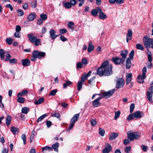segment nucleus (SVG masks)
<instances>
[{"label": "nucleus", "instance_id": "nucleus-1", "mask_svg": "<svg viewBox=\"0 0 153 153\" xmlns=\"http://www.w3.org/2000/svg\"><path fill=\"white\" fill-rule=\"evenodd\" d=\"M113 73L112 66L107 61H104L97 70L96 74L100 76H108Z\"/></svg>", "mask_w": 153, "mask_h": 153}, {"label": "nucleus", "instance_id": "nucleus-2", "mask_svg": "<svg viewBox=\"0 0 153 153\" xmlns=\"http://www.w3.org/2000/svg\"><path fill=\"white\" fill-rule=\"evenodd\" d=\"M27 37L30 41L32 43L34 44L35 46H38L41 45V39H38L36 36H34L33 33H30L28 34Z\"/></svg>", "mask_w": 153, "mask_h": 153}, {"label": "nucleus", "instance_id": "nucleus-3", "mask_svg": "<svg viewBox=\"0 0 153 153\" xmlns=\"http://www.w3.org/2000/svg\"><path fill=\"white\" fill-rule=\"evenodd\" d=\"M143 41L145 48L149 49L150 48H153V39L148 38L147 36H144Z\"/></svg>", "mask_w": 153, "mask_h": 153}, {"label": "nucleus", "instance_id": "nucleus-4", "mask_svg": "<svg viewBox=\"0 0 153 153\" xmlns=\"http://www.w3.org/2000/svg\"><path fill=\"white\" fill-rule=\"evenodd\" d=\"M91 71H89L87 74H84L82 75L80 81H79L77 84V89L79 91L81 90L82 84L87 78L91 75Z\"/></svg>", "mask_w": 153, "mask_h": 153}, {"label": "nucleus", "instance_id": "nucleus-5", "mask_svg": "<svg viewBox=\"0 0 153 153\" xmlns=\"http://www.w3.org/2000/svg\"><path fill=\"white\" fill-rule=\"evenodd\" d=\"M79 116V114H76L71 118L69 124V126L68 127V129L69 130H70L72 128L74 125L75 123L78 120Z\"/></svg>", "mask_w": 153, "mask_h": 153}, {"label": "nucleus", "instance_id": "nucleus-6", "mask_svg": "<svg viewBox=\"0 0 153 153\" xmlns=\"http://www.w3.org/2000/svg\"><path fill=\"white\" fill-rule=\"evenodd\" d=\"M127 135L128 139L131 141H133L134 139H138L140 137L139 133L137 132L127 133Z\"/></svg>", "mask_w": 153, "mask_h": 153}, {"label": "nucleus", "instance_id": "nucleus-7", "mask_svg": "<svg viewBox=\"0 0 153 153\" xmlns=\"http://www.w3.org/2000/svg\"><path fill=\"white\" fill-rule=\"evenodd\" d=\"M115 90L112 89L108 91L99 94L100 96H102L101 97H105L108 98L111 96L114 93Z\"/></svg>", "mask_w": 153, "mask_h": 153}, {"label": "nucleus", "instance_id": "nucleus-8", "mask_svg": "<svg viewBox=\"0 0 153 153\" xmlns=\"http://www.w3.org/2000/svg\"><path fill=\"white\" fill-rule=\"evenodd\" d=\"M112 61L116 65H118L123 63L124 60L117 57H113L112 58Z\"/></svg>", "mask_w": 153, "mask_h": 153}, {"label": "nucleus", "instance_id": "nucleus-9", "mask_svg": "<svg viewBox=\"0 0 153 153\" xmlns=\"http://www.w3.org/2000/svg\"><path fill=\"white\" fill-rule=\"evenodd\" d=\"M125 84V80L123 78H119L117 82L116 87L117 88H122Z\"/></svg>", "mask_w": 153, "mask_h": 153}, {"label": "nucleus", "instance_id": "nucleus-10", "mask_svg": "<svg viewBox=\"0 0 153 153\" xmlns=\"http://www.w3.org/2000/svg\"><path fill=\"white\" fill-rule=\"evenodd\" d=\"M35 54L37 58L40 59L45 56L46 53L43 52H40L38 51L35 50L33 51Z\"/></svg>", "mask_w": 153, "mask_h": 153}, {"label": "nucleus", "instance_id": "nucleus-11", "mask_svg": "<svg viewBox=\"0 0 153 153\" xmlns=\"http://www.w3.org/2000/svg\"><path fill=\"white\" fill-rule=\"evenodd\" d=\"M102 97H100L97 99L94 100L92 102V104L94 107H97L100 106L101 103L99 102V100L102 99Z\"/></svg>", "mask_w": 153, "mask_h": 153}, {"label": "nucleus", "instance_id": "nucleus-12", "mask_svg": "<svg viewBox=\"0 0 153 153\" xmlns=\"http://www.w3.org/2000/svg\"><path fill=\"white\" fill-rule=\"evenodd\" d=\"M112 150V147L110 144L107 143V146L105 147L102 150L103 153H108Z\"/></svg>", "mask_w": 153, "mask_h": 153}, {"label": "nucleus", "instance_id": "nucleus-13", "mask_svg": "<svg viewBox=\"0 0 153 153\" xmlns=\"http://www.w3.org/2000/svg\"><path fill=\"white\" fill-rule=\"evenodd\" d=\"M133 114L135 118L137 119L143 117L144 114L143 112H141L140 111L135 112Z\"/></svg>", "mask_w": 153, "mask_h": 153}, {"label": "nucleus", "instance_id": "nucleus-14", "mask_svg": "<svg viewBox=\"0 0 153 153\" xmlns=\"http://www.w3.org/2000/svg\"><path fill=\"white\" fill-rule=\"evenodd\" d=\"M101 8L98 7L95 9H93L91 11V14L94 16H98V13H99V10H100Z\"/></svg>", "mask_w": 153, "mask_h": 153}, {"label": "nucleus", "instance_id": "nucleus-15", "mask_svg": "<svg viewBox=\"0 0 153 153\" xmlns=\"http://www.w3.org/2000/svg\"><path fill=\"white\" fill-rule=\"evenodd\" d=\"M99 17L100 19L102 20H104L107 18V16L102 12V10L101 8L100 10H99Z\"/></svg>", "mask_w": 153, "mask_h": 153}, {"label": "nucleus", "instance_id": "nucleus-16", "mask_svg": "<svg viewBox=\"0 0 153 153\" xmlns=\"http://www.w3.org/2000/svg\"><path fill=\"white\" fill-rule=\"evenodd\" d=\"M22 65L24 66H27L30 64V61L28 59H25L21 60Z\"/></svg>", "mask_w": 153, "mask_h": 153}, {"label": "nucleus", "instance_id": "nucleus-17", "mask_svg": "<svg viewBox=\"0 0 153 153\" xmlns=\"http://www.w3.org/2000/svg\"><path fill=\"white\" fill-rule=\"evenodd\" d=\"M132 77V75L131 73H127L126 74V83L127 85H128L131 82Z\"/></svg>", "mask_w": 153, "mask_h": 153}, {"label": "nucleus", "instance_id": "nucleus-18", "mask_svg": "<svg viewBox=\"0 0 153 153\" xmlns=\"http://www.w3.org/2000/svg\"><path fill=\"white\" fill-rule=\"evenodd\" d=\"M36 15L34 13H31L28 16L27 19L30 21H33L36 17Z\"/></svg>", "mask_w": 153, "mask_h": 153}, {"label": "nucleus", "instance_id": "nucleus-19", "mask_svg": "<svg viewBox=\"0 0 153 153\" xmlns=\"http://www.w3.org/2000/svg\"><path fill=\"white\" fill-rule=\"evenodd\" d=\"M118 136V133H112L110 135L109 138L110 140H112L114 139L117 138Z\"/></svg>", "mask_w": 153, "mask_h": 153}, {"label": "nucleus", "instance_id": "nucleus-20", "mask_svg": "<svg viewBox=\"0 0 153 153\" xmlns=\"http://www.w3.org/2000/svg\"><path fill=\"white\" fill-rule=\"evenodd\" d=\"M127 54L128 51L127 50H125L124 51H122L120 54V55L122 56V58H121L125 60V59L126 58Z\"/></svg>", "mask_w": 153, "mask_h": 153}, {"label": "nucleus", "instance_id": "nucleus-21", "mask_svg": "<svg viewBox=\"0 0 153 153\" xmlns=\"http://www.w3.org/2000/svg\"><path fill=\"white\" fill-rule=\"evenodd\" d=\"M55 31L53 29H51L50 31V34L51 38L53 40L56 37L55 35Z\"/></svg>", "mask_w": 153, "mask_h": 153}, {"label": "nucleus", "instance_id": "nucleus-22", "mask_svg": "<svg viewBox=\"0 0 153 153\" xmlns=\"http://www.w3.org/2000/svg\"><path fill=\"white\" fill-rule=\"evenodd\" d=\"M92 42L91 41H90L88 45V52H91L93 51L94 48V45H92Z\"/></svg>", "mask_w": 153, "mask_h": 153}, {"label": "nucleus", "instance_id": "nucleus-23", "mask_svg": "<svg viewBox=\"0 0 153 153\" xmlns=\"http://www.w3.org/2000/svg\"><path fill=\"white\" fill-rule=\"evenodd\" d=\"M145 79V78H144L143 76L141 75H139L137 78V81L138 83H142L144 82V80Z\"/></svg>", "mask_w": 153, "mask_h": 153}, {"label": "nucleus", "instance_id": "nucleus-24", "mask_svg": "<svg viewBox=\"0 0 153 153\" xmlns=\"http://www.w3.org/2000/svg\"><path fill=\"white\" fill-rule=\"evenodd\" d=\"M11 131L13 134H16L19 132V129L15 127L14 126H12L11 128Z\"/></svg>", "mask_w": 153, "mask_h": 153}, {"label": "nucleus", "instance_id": "nucleus-25", "mask_svg": "<svg viewBox=\"0 0 153 153\" xmlns=\"http://www.w3.org/2000/svg\"><path fill=\"white\" fill-rule=\"evenodd\" d=\"M131 59L128 58L127 59L126 61V67L127 69H129L131 67Z\"/></svg>", "mask_w": 153, "mask_h": 153}, {"label": "nucleus", "instance_id": "nucleus-26", "mask_svg": "<svg viewBox=\"0 0 153 153\" xmlns=\"http://www.w3.org/2000/svg\"><path fill=\"white\" fill-rule=\"evenodd\" d=\"M59 144L58 143L56 142L52 146V149H53L56 152H58V148L59 146Z\"/></svg>", "mask_w": 153, "mask_h": 153}, {"label": "nucleus", "instance_id": "nucleus-27", "mask_svg": "<svg viewBox=\"0 0 153 153\" xmlns=\"http://www.w3.org/2000/svg\"><path fill=\"white\" fill-rule=\"evenodd\" d=\"M11 117L10 115H8L6 120V123L7 126H8L10 124Z\"/></svg>", "mask_w": 153, "mask_h": 153}, {"label": "nucleus", "instance_id": "nucleus-28", "mask_svg": "<svg viewBox=\"0 0 153 153\" xmlns=\"http://www.w3.org/2000/svg\"><path fill=\"white\" fill-rule=\"evenodd\" d=\"M28 92V91L27 90L22 91L21 92L17 94L18 97H21L25 95Z\"/></svg>", "mask_w": 153, "mask_h": 153}, {"label": "nucleus", "instance_id": "nucleus-29", "mask_svg": "<svg viewBox=\"0 0 153 153\" xmlns=\"http://www.w3.org/2000/svg\"><path fill=\"white\" fill-rule=\"evenodd\" d=\"M5 51L2 49H1L0 50V56L1 60H3L4 58Z\"/></svg>", "mask_w": 153, "mask_h": 153}, {"label": "nucleus", "instance_id": "nucleus-30", "mask_svg": "<svg viewBox=\"0 0 153 153\" xmlns=\"http://www.w3.org/2000/svg\"><path fill=\"white\" fill-rule=\"evenodd\" d=\"M29 111V108L27 107H24L22 108V113L27 114Z\"/></svg>", "mask_w": 153, "mask_h": 153}, {"label": "nucleus", "instance_id": "nucleus-31", "mask_svg": "<svg viewBox=\"0 0 153 153\" xmlns=\"http://www.w3.org/2000/svg\"><path fill=\"white\" fill-rule=\"evenodd\" d=\"M48 115L47 114H44L41 116H40L39 117L37 120V123H39V122H41Z\"/></svg>", "mask_w": 153, "mask_h": 153}, {"label": "nucleus", "instance_id": "nucleus-32", "mask_svg": "<svg viewBox=\"0 0 153 153\" xmlns=\"http://www.w3.org/2000/svg\"><path fill=\"white\" fill-rule=\"evenodd\" d=\"M44 99L43 98H41L38 100H36L34 103L36 105L42 103L44 101Z\"/></svg>", "mask_w": 153, "mask_h": 153}, {"label": "nucleus", "instance_id": "nucleus-33", "mask_svg": "<svg viewBox=\"0 0 153 153\" xmlns=\"http://www.w3.org/2000/svg\"><path fill=\"white\" fill-rule=\"evenodd\" d=\"M132 32L131 29H128L127 33L126 35V36L129 38L130 40L132 39Z\"/></svg>", "mask_w": 153, "mask_h": 153}, {"label": "nucleus", "instance_id": "nucleus-34", "mask_svg": "<svg viewBox=\"0 0 153 153\" xmlns=\"http://www.w3.org/2000/svg\"><path fill=\"white\" fill-rule=\"evenodd\" d=\"M53 150L52 147H50L49 146H46L42 148V151L43 152L45 151H51Z\"/></svg>", "mask_w": 153, "mask_h": 153}, {"label": "nucleus", "instance_id": "nucleus-35", "mask_svg": "<svg viewBox=\"0 0 153 153\" xmlns=\"http://www.w3.org/2000/svg\"><path fill=\"white\" fill-rule=\"evenodd\" d=\"M136 48L139 50L143 51L144 50V48L143 45L140 44H137L136 45Z\"/></svg>", "mask_w": 153, "mask_h": 153}, {"label": "nucleus", "instance_id": "nucleus-36", "mask_svg": "<svg viewBox=\"0 0 153 153\" xmlns=\"http://www.w3.org/2000/svg\"><path fill=\"white\" fill-rule=\"evenodd\" d=\"M147 97L149 101H151L152 100V94L149 91L147 92Z\"/></svg>", "mask_w": 153, "mask_h": 153}, {"label": "nucleus", "instance_id": "nucleus-37", "mask_svg": "<svg viewBox=\"0 0 153 153\" xmlns=\"http://www.w3.org/2000/svg\"><path fill=\"white\" fill-rule=\"evenodd\" d=\"M72 83V82L69 81H65V83L63 84V88H66L68 86L71 85Z\"/></svg>", "mask_w": 153, "mask_h": 153}, {"label": "nucleus", "instance_id": "nucleus-38", "mask_svg": "<svg viewBox=\"0 0 153 153\" xmlns=\"http://www.w3.org/2000/svg\"><path fill=\"white\" fill-rule=\"evenodd\" d=\"M64 7L66 9H68L71 7V4L69 2L64 3Z\"/></svg>", "mask_w": 153, "mask_h": 153}, {"label": "nucleus", "instance_id": "nucleus-39", "mask_svg": "<svg viewBox=\"0 0 153 153\" xmlns=\"http://www.w3.org/2000/svg\"><path fill=\"white\" fill-rule=\"evenodd\" d=\"M13 41V39L11 38H7L6 39V42L9 45L11 44Z\"/></svg>", "mask_w": 153, "mask_h": 153}, {"label": "nucleus", "instance_id": "nucleus-40", "mask_svg": "<svg viewBox=\"0 0 153 153\" xmlns=\"http://www.w3.org/2000/svg\"><path fill=\"white\" fill-rule=\"evenodd\" d=\"M99 133L102 136H103L105 133V131L102 128H100L99 129Z\"/></svg>", "mask_w": 153, "mask_h": 153}, {"label": "nucleus", "instance_id": "nucleus-41", "mask_svg": "<svg viewBox=\"0 0 153 153\" xmlns=\"http://www.w3.org/2000/svg\"><path fill=\"white\" fill-rule=\"evenodd\" d=\"M135 117L133 113L131 114L128 115L127 118V120L128 121H129L133 119Z\"/></svg>", "mask_w": 153, "mask_h": 153}, {"label": "nucleus", "instance_id": "nucleus-42", "mask_svg": "<svg viewBox=\"0 0 153 153\" xmlns=\"http://www.w3.org/2000/svg\"><path fill=\"white\" fill-rule=\"evenodd\" d=\"M43 21L46 20L47 18V15L44 14H42L40 15V18Z\"/></svg>", "mask_w": 153, "mask_h": 153}, {"label": "nucleus", "instance_id": "nucleus-43", "mask_svg": "<svg viewBox=\"0 0 153 153\" xmlns=\"http://www.w3.org/2000/svg\"><path fill=\"white\" fill-rule=\"evenodd\" d=\"M146 67L143 68L142 69V75L144 78H146Z\"/></svg>", "mask_w": 153, "mask_h": 153}, {"label": "nucleus", "instance_id": "nucleus-44", "mask_svg": "<svg viewBox=\"0 0 153 153\" xmlns=\"http://www.w3.org/2000/svg\"><path fill=\"white\" fill-rule=\"evenodd\" d=\"M17 101L19 102L23 103L24 102L25 100L23 98L19 97H18V98L17 100Z\"/></svg>", "mask_w": 153, "mask_h": 153}, {"label": "nucleus", "instance_id": "nucleus-45", "mask_svg": "<svg viewBox=\"0 0 153 153\" xmlns=\"http://www.w3.org/2000/svg\"><path fill=\"white\" fill-rule=\"evenodd\" d=\"M68 27L71 29H74V24L72 22H69L68 23Z\"/></svg>", "mask_w": 153, "mask_h": 153}, {"label": "nucleus", "instance_id": "nucleus-46", "mask_svg": "<svg viewBox=\"0 0 153 153\" xmlns=\"http://www.w3.org/2000/svg\"><path fill=\"white\" fill-rule=\"evenodd\" d=\"M37 1L36 0L34 2H32L31 3L30 5L33 8H35L37 5Z\"/></svg>", "mask_w": 153, "mask_h": 153}, {"label": "nucleus", "instance_id": "nucleus-47", "mask_svg": "<svg viewBox=\"0 0 153 153\" xmlns=\"http://www.w3.org/2000/svg\"><path fill=\"white\" fill-rule=\"evenodd\" d=\"M120 111H118L117 112H115V114L114 117L115 120H116L117 118L120 116Z\"/></svg>", "mask_w": 153, "mask_h": 153}, {"label": "nucleus", "instance_id": "nucleus-48", "mask_svg": "<svg viewBox=\"0 0 153 153\" xmlns=\"http://www.w3.org/2000/svg\"><path fill=\"white\" fill-rule=\"evenodd\" d=\"M134 52L133 50H132L129 54V57L130 59H133L134 55Z\"/></svg>", "mask_w": 153, "mask_h": 153}, {"label": "nucleus", "instance_id": "nucleus-49", "mask_svg": "<svg viewBox=\"0 0 153 153\" xmlns=\"http://www.w3.org/2000/svg\"><path fill=\"white\" fill-rule=\"evenodd\" d=\"M5 56L6 57V59H5L4 60L5 61H7L10 60V58H11V56L8 53H7L5 55Z\"/></svg>", "mask_w": 153, "mask_h": 153}, {"label": "nucleus", "instance_id": "nucleus-50", "mask_svg": "<svg viewBox=\"0 0 153 153\" xmlns=\"http://www.w3.org/2000/svg\"><path fill=\"white\" fill-rule=\"evenodd\" d=\"M18 15L19 16H22L24 14L23 11L19 9L18 10Z\"/></svg>", "mask_w": 153, "mask_h": 153}, {"label": "nucleus", "instance_id": "nucleus-51", "mask_svg": "<svg viewBox=\"0 0 153 153\" xmlns=\"http://www.w3.org/2000/svg\"><path fill=\"white\" fill-rule=\"evenodd\" d=\"M36 56L33 51L32 53V56L31 57V60L32 61H34L36 60Z\"/></svg>", "mask_w": 153, "mask_h": 153}, {"label": "nucleus", "instance_id": "nucleus-52", "mask_svg": "<svg viewBox=\"0 0 153 153\" xmlns=\"http://www.w3.org/2000/svg\"><path fill=\"white\" fill-rule=\"evenodd\" d=\"M134 108V103H131L130 107V111L131 113L133 112Z\"/></svg>", "mask_w": 153, "mask_h": 153}, {"label": "nucleus", "instance_id": "nucleus-53", "mask_svg": "<svg viewBox=\"0 0 153 153\" xmlns=\"http://www.w3.org/2000/svg\"><path fill=\"white\" fill-rule=\"evenodd\" d=\"M57 89H54L52 90L50 93V95L53 96H55L56 93L57 92Z\"/></svg>", "mask_w": 153, "mask_h": 153}, {"label": "nucleus", "instance_id": "nucleus-54", "mask_svg": "<svg viewBox=\"0 0 153 153\" xmlns=\"http://www.w3.org/2000/svg\"><path fill=\"white\" fill-rule=\"evenodd\" d=\"M21 138L23 141V143L24 144H25L26 143V136L25 134H23L21 136Z\"/></svg>", "mask_w": 153, "mask_h": 153}, {"label": "nucleus", "instance_id": "nucleus-55", "mask_svg": "<svg viewBox=\"0 0 153 153\" xmlns=\"http://www.w3.org/2000/svg\"><path fill=\"white\" fill-rule=\"evenodd\" d=\"M141 148L143 152H146L148 149V147L143 145L141 146Z\"/></svg>", "mask_w": 153, "mask_h": 153}, {"label": "nucleus", "instance_id": "nucleus-56", "mask_svg": "<svg viewBox=\"0 0 153 153\" xmlns=\"http://www.w3.org/2000/svg\"><path fill=\"white\" fill-rule=\"evenodd\" d=\"M59 33L61 35L66 33L67 32V30L65 29H60L59 30Z\"/></svg>", "mask_w": 153, "mask_h": 153}, {"label": "nucleus", "instance_id": "nucleus-57", "mask_svg": "<svg viewBox=\"0 0 153 153\" xmlns=\"http://www.w3.org/2000/svg\"><path fill=\"white\" fill-rule=\"evenodd\" d=\"M149 53H148V59L149 61L150 62H152V55L150 54H151V52L149 51Z\"/></svg>", "mask_w": 153, "mask_h": 153}, {"label": "nucleus", "instance_id": "nucleus-58", "mask_svg": "<svg viewBox=\"0 0 153 153\" xmlns=\"http://www.w3.org/2000/svg\"><path fill=\"white\" fill-rule=\"evenodd\" d=\"M23 9L25 10H26L28 8V4L27 3H25L22 6Z\"/></svg>", "mask_w": 153, "mask_h": 153}, {"label": "nucleus", "instance_id": "nucleus-59", "mask_svg": "<svg viewBox=\"0 0 153 153\" xmlns=\"http://www.w3.org/2000/svg\"><path fill=\"white\" fill-rule=\"evenodd\" d=\"M82 63L83 65H85L88 63V61L85 59H83L82 60Z\"/></svg>", "mask_w": 153, "mask_h": 153}, {"label": "nucleus", "instance_id": "nucleus-60", "mask_svg": "<svg viewBox=\"0 0 153 153\" xmlns=\"http://www.w3.org/2000/svg\"><path fill=\"white\" fill-rule=\"evenodd\" d=\"M46 125L48 128H50L52 125V122L50 121H47L46 122Z\"/></svg>", "mask_w": 153, "mask_h": 153}, {"label": "nucleus", "instance_id": "nucleus-61", "mask_svg": "<svg viewBox=\"0 0 153 153\" xmlns=\"http://www.w3.org/2000/svg\"><path fill=\"white\" fill-rule=\"evenodd\" d=\"M53 116L58 118H59L60 117V115L59 113H54L53 114Z\"/></svg>", "mask_w": 153, "mask_h": 153}, {"label": "nucleus", "instance_id": "nucleus-62", "mask_svg": "<svg viewBox=\"0 0 153 153\" xmlns=\"http://www.w3.org/2000/svg\"><path fill=\"white\" fill-rule=\"evenodd\" d=\"M131 147L130 146H127L125 148V151L126 153H129V152L131 151Z\"/></svg>", "mask_w": 153, "mask_h": 153}, {"label": "nucleus", "instance_id": "nucleus-63", "mask_svg": "<svg viewBox=\"0 0 153 153\" xmlns=\"http://www.w3.org/2000/svg\"><path fill=\"white\" fill-rule=\"evenodd\" d=\"M9 60L10 63L13 64L16 63L17 61V59H12Z\"/></svg>", "mask_w": 153, "mask_h": 153}, {"label": "nucleus", "instance_id": "nucleus-64", "mask_svg": "<svg viewBox=\"0 0 153 153\" xmlns=\"http://www.w3.org/2000/svg\"><path fill=\"white\" fill-rule=\"evenodd\" d=\"M90 123L92 126H94L96 124L97 122L95 120L92 119Z\"/></svg>", "mask_w": 153, "mask_h": 153}]
</instances>
